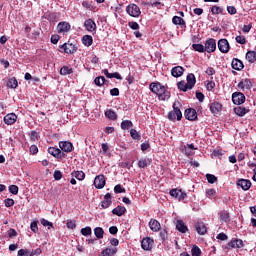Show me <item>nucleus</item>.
<instances>
[{
  "label": "nucleus",
  "instance_id": "nucleus-36",
  "mask_svg": "<svg viewBox=\"0 0 256 256\" xmlns=\"http://www.w3.org/2000/svg\"><path fill=\"white\" fill-rule=\"evenodd\" d=\"M172 23L174 25H185V20H183V18H181L179 16H174L172 18Z\"/></svg>",
  "mask_w": 256,
  "mask_h": 256
},
{
  "label": "nucleus",
  "instance_id": "nucleus-2",
  "mask_svg": "<svg viewBox=\"0 0 256 256\" xmlns=\"http://www.w3.org/2000/svg\"><path fill=\"white\" fill-rule=\"evenodd\" d=\"M179 107H181V103H179V101H175L173 103V111L168 113V119L170 121H175V119H177V121H181L183 118V114L181 113V109Z\"/></svg>",
  "mask_w": 256,
  "mask_h": 256
},
{
  "label": "nucleus",
  "instance_id": "nucleus-52",
  "mask_svg": "<svg viewBox=\"0 0 256 256\" xmlns=\"http://www.w3.org/2000/svg\"><path fill=\"white\" fill-rule=\"evenodd\" d=\"M4 203H5V207H13V205H15V200L11 198H7L4 200Z\"/></svg>",
  "mask_w": 256,
  "mask_h": 256
},
{
  "label": "nucleus",
  "instance_id": "nucleus-32",
  "mask_svg": "<svg viewBox=\"0 0 256 256\" xmlns=\"http://www.w3.org/2000/svg\"><path fill=\"white\" fill-rule=\"evenodd\" d=\"M246 59L249 63H255V61H256V52L255 51H248L246 53Z\"/></svg>",
  "mask_w": 256,
  "mask_h": 256
},
{
  "label": "nucleus",
  "instance_id": "nucleus-6",
  "mask_svg": "<svg viewBox=\"0 0 256 256\" xmlns=\"http://www.w3.org/2000/svg\"><path fill=\"white\" fill-rule=\"evenodd\" d=\"M60 49H63L64 53L73 55L77 51V46L73 43H64L60 46Z\"/></svg>",
  "mask_w": 256,
  "mask_h": 256
},
{
  "label": "nucleus",
  "instance_id": "nucleus-54",
  "mask_svg": "<svg viewBox=\"0 0 256 256\" xmlns=\"http://www.w3.org/2000/svg\"><path fill=\"white\" fill-rule=\"evenodd\" d=\"M182 153H185V155H191V153H193V150L184 145L182 146Z\"/></svg>",
  "mask_w": 256,
  "mask_h": 256
},
{
  "label": "nucleus",
  "instance_id": "nucleus-46",
  "mask_svg": "<svg viewBox=\"0 0 256 256\" xmlns=\"http://www.w3.org/2000/svg\"><path fill=\"white\" fill-rule=\"evenodd\" d=\"M18 256H31V250L20 249L18 251Z\"/></svg>",
  "mask_w": 256,
  "mask_h": 256
},
{
  "label": "nucleus",
  "instance_id": "nucleus-22",
  "mask_svg": "<svg viewBox=\"0 0 256 256\" xmlns=\"http://www.w3.org/2000/svg\"><path fill=\"white\" fill-rule=\"evenodd\" d=\"M149 227H150L151 231H154V233H157V231L161 230V223H159V221H157L155 219H151L149 221Z\"/></svg>",
  "mask_w": 256,
  "mask_h": 256
},
{
  "label": "nucleus",
  "instance_id": "nucleus-51",
  "mask_svg": "<svg viewBox=\"0 0 256 256\" xmlns=\"http://www.w3.org/2000/svg\"><path fill=\"white\" fill-rule=\"evenodd\" d=\"M66 225L68 229H75V227H77V223L75 222V220H67Z\"/></svg>",
  "mask_w": 256,
  "mask_h": 256
},
{
  "label": "nucleus",
  "instance_id": "nucleus-50",
  "mask_svg": "<svg viewBox=\"0 0 256 256\" xmlns=\"http://www.w3.org/2000/svg\"><path fill=\"white\" fill-rule=\"evenodd\" d=\"M206 178H207L208 183H215V182H217V178L213 174H207Z\"/></svg>",
  "mask_w": 256,
  "mask_h": 256
},
{
  "label": "nucleus",
  "instance_id": "nucleus-62",
  "mask_svg": "<svg viewBox=\"0 0 256 256\" xmlns=\"http://www.w3.org/2000/svg\"><path fill=\"white\" fill-rule=\"evenodd\" d=\"M227 11L230 15H235V13H237V9L235 8V6H228Z\"/></svg>",
  "mask_w": 256,
  "mask_h": 256
},
{
  "label": "nucleus",
  "instance_id": "nucleus-30",
  "mask_svg": "<svg viewBox=\"0 0 256 256\" xmlns=\"http://www.w3.org/2000/svg\"><path fill=\"white\" fill-rule=\"evenodd\" d=\"M235 113L239 117H244V115H247V113H249V110L245 107L239 106V107L235 108Z\"/></svg>",
  "mask_w": 256,
  "mask_h": 256
},
{
  "label": "nucleus",
  "instance_id": "nucleus-15",
  "mask_svg": "<svg viewBox=\"0 0 256 256\" xmlns=\"http://www.w3.org/2000/svg\"><path fill=\"white\" fill-rule=\"evenodd\" d=\"M84 26L86 31H89L90 33H93V31H95V29H97V24H95V21H93L92 19H88L84 22Z\"/></svg>",
  "mask_w": 256,
  "mask_h": 256
},
{
  "label": "nucleus",
  "instance_id": "nucleus-13",
  "mask_svg": "<svg viewBox=\"0 0 256 256\" xmlns=\"http://www.w3.org/2000/svg\"><path fill=\"white\" fill-rule=\"evenodd\" d=\"M175 225L179 233H187V231H189V228L187 227V225H185V222H183V220H176Z\"/></svg>",
  "mask_w": 256,
  "mask_h": 256
},
{
  "label": "nucleus",
  "instance_id": "nucleus-8",
  "mask_svg": "<svg viewBox=\"0 0 256 256\" xmlns=\"http://www.w3.org/2000/svg\"><path fill=\"white\" fill-rule=\"evenodd\" d=\"M59 147L64 153H71L73 151V144L69 141L59 142Z\"/></svg>",
  "mask_w": 256,
  "mask_h": 256
},
{
  "label": "nucleus",
  "instance_id": "nucleus-57",
  "mask_svg": "<svg viewBox=\"0 0 256 256\" xmlns=\"http://www.w3.org/2000/svg\"><path fill=\"white\" fill-rule=\"evenodd\" d=\"M130 135H131V138L132 139H139V133L137 132V130H135V129H131L130 130Z\"/></svg>",
  "mask_w": 256,
  "mask_h": 256
},
{
  "label": "nucleus",
  "instance_id": "nucleus-28",
  "mask_svg": "<svg viewBox=\"0 0 256 256\" xmlns=\"http://www.w3.org/2000/svg\"><path fill=\"white\" fill-rule=\"evenodd\" d=\"M117 253V248L108 247L101 252V256H113Z\"/></svg>",
  "mask_w": 256,
  "mask_h": 256
},
{
  "label": "nucleus",
  "instance_id": "nucleus-5",
  "mask_svg": "<svg viewBox=\"0 0 256 256\" xmlns=\"http://www.w3.org/2000/svg\"><path fill=\"white\" fill-rule=\"evenodd\" d=\"M232 101L234 105H243V103H245V94L241 92H234L232 94Z\"/></svg>",
  "mask_w": 256,
  "mask_h": 256
},
{
  "label": "nucleus",
  "instance_id": "nucleus-27",
  "mask_svg": "<svg viewBox=\"0 0 256 256\" xmlns=\"http://www.w3.org/2000/svg\"><path fill=\"white\" fill-rule=\"evenodd\" d=\"M244 65L243 62L237 58H234L232 60V68H234L236 71H241L243 69Z\"/></svg>",
  "mask_w": 256,
  "mask_h": 256
},
{
  "label": "nucleus",
  "instance_id": "nucleus-23",
  "mask_svg": "<svg viewBox=\"0 0 256 256\" xmlns=\"http://www.w3.org/2000/svg\"><path fill=\"white\" fill-rule=\"evenodd\" d=\"M195 229L198 235H205V233H207V226H205L203 222L196 223Z\"/></svg>",
  "mask_w": 256,
  "mask_h": 256
},
{
  "label": "nucleus",
  "instance_id": "nucleus-14",
  "mask_svg": "<svg viewBox=\"0 0 256 256\" xmlns=\"http://www.w3.org/2000/svg\"><path fill=\"white\" fill-rule=\"evenodd\" d=\"M221 109H223V105L219 102H213L210 104V111L213 113V115H218V113H221Z\"/></svg>",
  "mask_w": 256,
  "mask_h": 256
},
{
  "label": "nucleus",
  "instance_id": "nucleus-7",
  "mask_svg": "<svg viewBox=\"0 0 256 256\" xmlns=\"http://www.w3.org/2000/svg\"><path fill=\"white\" fill-rule=\"evenodd\" d=\"M218 49L221 53H229V41L227 39H220L218 41Z\"/></svg>",
  "mask_w": 256,
  "mask_h": 256
},
{
  "label": "nucleus",
  "instance_id": "nucleus-39",
  "mask_svg": "<svg viewBox=\"0 0 256 256\" xmlns=\"http://www.w3.org/2000/svg\"><path fill=\"white\" fill-rule=\"evenodd\" d=\"M192 48L194 51H198V53H205V46L203 44H193Z\"/></svg>",
  "mask_w": 256,
  "mask_h": 256
},
{
  "label": "nucleus",
  "instance_id": "nucleus-56",
  "mask_svg": "<svg viewBox=\"0 0 256 256\" xmlns=\"http://www.w3.org/2000/svg\"><path fill=\"white\" fill-rule=\"evenodd\" d=\"M236 41L240 45H245V43H247V40L244 38V36H236Z\"/></svg>",
  "mask_w": 256,
  "mask_h": 256
},
{
  "label": "nucleus",
  "instance_id": "nucleus-60",
  "mask_svg": "<svg viewBox=\"0 0 256 256\" xmlns=\"http://www.w3.org/2000/svg\"><path fill=\"white\" fill-rule=\"evenodd\" d=\"M30 153H32V155H37V153H39V148H37V145L30 146Z\"/></svg>",
  "mask_w": 256,
  "mask_h": 256
},
{
  "label": "nucleus",
  "instance_id": "nucleus-24",
  "mask_svg": "<svg viewBox=\"0 0 256 256\" xmlns=\"http://www.w3.org/2000/svg\"><path fill=\"white\" fill-rule=\"evenodd\" d=\"M253 84L249 79H244L241 82L238 83V87L242 90L245 91V89H251Z\"/></svg>",
  "mask_w": 256,
  "mask_h": 256
},
{
  "label": "nucleus",
  "instance_id": "nucleus-63",
  "mask_svg": "<svg viewBox=\"0 0 256 256\" xmlns=\"http://www.w3.org/2000/svg\"><path fill=\"white\" fill-rule=\"evenodd\" d=\"M110 95H112V97H118L119 95V88H113L110 90Z\"/></svg>",
  "mask_w": 256,
  "mask_h": 256
},
{
  "label": "nucleus",
  "instance_id": "nucleus-37",
  "mask_svg": "<svg viewBox=\"0 0 256 256\" xmlns=\"http://www.w3.org/2000/svg\"><path fill=\"white\" fill-rule=\"evenodd\" d=\"M147 165H149V159L147 158H142L138 161V167H140V169H145Z\"/></svg>",
  "mask_w": 256,
  "mask_h": 256
},
{
  "label": "nucleus",
  "instance_id": "nucleus-33",
  "mask_svg": "<svg viewBox=\"0 0 256 256\" xmlns=\"http://www.w3.org/2000/svg\"><path fill=\"white\" fill-rule=\"evenodd\" d=\"M105 117H107L111 121H115V119H117V113H115V111L111 109H108L105 111Z\"/></svg>",
  "mask_w": 256,
  "mask_h": 256
},
{
  "label": "nucleus",
  "instance_id": "nucleus-43",
  "mask_svg": "<svg viewBox=\"0 0 256 256\" xmlns=\"http://www.w3.org/2000/svg\"><path fill=\"white\" fill-rule=\"evenodd\" d=\"M192 256H201V248L198 246H193L191 249Z\"/></svg>",
  "mask_w": 256,
  "mask_h": 256
},
{
  "label": "nucleus",
  "instance_id": "nucleus-64",
  "mask_svg": "<svg viewBox=\"0 0 256 256\" xmlns=\"http://www.w3.org/2000/svg\"><path fill=\"white\" fill-rule=\"evenodd\" d=\"M30 256H35V255H41L42 251L41 248H37L36 250H31L30 251Z\"/></svg>",
  "mask_w": 256,
  "mask_h": 256
},
{
  "label": "nucleus",
  "instance_id": "nucleus-11",
  "mask_svg": "<svg viewBox=\"0 0 256 256\" xmlns=\"http://www.w3.org/2000/svg\"><path fill=\"white\" fill-rule=\"evenodd\" d=\"M94 187H96V189H103V187H105V176H96L94 179Z\"/></svg>",
  "mask_w": 256,
  "mask_h": 256
},
{
  "label": "nucleus",
  "instance_id": "nucleus-55",
  "mask_svg": "<svg viewBox=\"0 0 256 256\" xmlns=\"http://www.w3.org/2000/svg\"><path fill=\"white\" fill-rule=\"evenodd\" d=\"M30 229H31V231H33V233H37V231H39V227L37 226L36 221H34L30 224Z\"/></svg>",
  "mask_w": 256,
  "mask_h": 256
},
{
  "label": "nucleus",
  "instance_id": "nucleus-12",
  "mask_svg": "<svg viewBox=\"0 0 256 256\" xmlns=\"http://www.w3.org/2000/svg\"><path fill=\"white\" fill-rule=\"evenodd\" d=\"M153 243V239L144 238L141 242L142 249H144V251H151V249H153Z\"/></svg>",
  "mask_w": 256,
  "mask_h": 256
},
{
  "label": "nucleus",
  "instance_id": "nucleus-58",
  "mask_svg": "<svg viewBox=\"0 0 256 256\" xmlns=\"http://www.w3.org/2000/svg\"><path fill=\"white\" fill-rule=\"evenodd\" d=\"M41 224L44 227H48V229H51V227H53V223L49 222L48 220L42 219L41 220Z\"/></svg>",
  "mask_w": 256,
  "mask_h": 256
},
{
  "label": "nucleus",
  "instance_id": "nucleus-41",
  "mask_svg": "<svg viewBox=\"0 0 256 256\" xmlns=\"http://www.w3.org/2000/svg\"><path fill=\"white\" fill-rule=\"evenodd\" d=\"M94 83L98 87H101L102 85H105V78L103 76H98L95 78Z\"/></svg>",
  "mask_w": 256,
  "mask_h": 256
},
{
  "label": "nucleus",
  "instance_id": "nucleus-38",
  "mask_svg": "<svg viewBox=\"0 0 256 256\" xmlns=\"http://www.w3.org/2000/svg\"><path fill=\"white\" fill-rule=\"evenodd\" d=\"M73 73V69H70L68 66H63L60 69V75H71Z\"/></svg>",
  "mask_w": 256,
  "mask_h": 256
},
{
  "label": "nucleus",
  "instance_id": "nucleus-1",
  "mask_svg": "<svg viewBox=\"0 0 256 256\" xmlns=\"http://www.w3.org/2000/svg\"><path fill=\"white\" fill-rule=\"evenodd\" d=\"M150 90L152 93L158 95L160 101H167L171 97V93L165 89V86L161 85V83L152 82L150 84Z\"/></svg>",
  "mask_w": 256,
  "mask_h": 256
},
{
  "label": "nucleus",
  "instance_id": "nucleus-3",
  "mask_svg": "<svg viewBox=\"0 0 256 256\" xmlns=\"http://www.w3.org/2000/svg\"><path fill=\"white\" fill-rule=\"evenodd\" d=\"M126 13L130 15V17H139L141 15V8L137 6L136 4H129L126 7Z\"/></svg>",
  "mask_w": 256,
  "mask_h": 256
},
{
  "label": "nucleus",
  "instance_id": "nucleus-35",
  "mask_svg": "<svg viewBox=\"0 0 256 256\" xmlns=\"http://www.w3.org/2000/svg\"><path fill=\"white\" fill-rule=\"evenodd\" d=\"M18 85L19 82H17L16 78H10L8 80L7 87H9L10 89H17Z\"/></svg>",
  "mask_w": 256,
  "mask_h": 256
},
{
  "label": "nucleus",
  "instance_id": "nucleus-59",
  "mask_svg": "<svg viewBox=\"0 0 256 256\" xmlns=\"http://www.w3.org/2000/svg\"><path fill=\"white\" fill-rule=\"evenodd\" d=\"M112 201L111 200H103L102 201V209H108V207L111 206Z\"/></svg>",
  "mask_w": 256,
  "mask_h": 256
},
{
  "label": "nucleus",
  "instance_id": "nucleus-49",
  "mask_svg": "<svg viewBox=\"0 0 256 256\" xmlns=\"http://www.w3.org/2000/svg\"><path fill=\"white\" fill-rule=\"evenodd\" d=\"M53 177L55 181H61V179L63 178V174L61 173V171L56 170L53 174Z\"/></svg>",
  "mask_w": 256,
  "mask_h": 256
},
{
  "label": "nucleus",
  "instance_id": "nucleus-9",
  "mask_svg": "<svg viewBox=\"0 0 256 256\" xmlns=\"http://www.w3.org/2000/svg\"><path fill=\"white\" fill-rule=\"evenodd\" d=\"M184 116L188 121H195L197 119V111L193 108H188L185 110Z\"/></svg>",
  "mask_w": 256,
  "mask_h": 256
},
{
  "label": "nucleus",
  "instance_id": "nucleus-48",
  "mask_svg": "<svg viewBox=\"0 0 256 256\" xmlns=\"http://www.w3.org/2000/svg\"><path fill=\"white\" fill-rule=\"evenodd\" d=\"M220 219L221 221H224V223H227V221H229V213L220 212Z\"/></svg>",
  "mask_w": 256,
  "mask_h": 256
},
{
  "label": "nucleus",
  "instance_id": "nucleus-42",
  "mask_svg": "<svg viewBox=\"0 0 256 256\" xmlns=\"http://www.w3.org/2000/svg\"><path fill=\"white\" fill-rule=\"evenodd\" d=\"M133 127V122L130 120H125L121 123V129H131Z\"/></svg>",
  "mask_w": 256,
  "mask_h": 256
},
{
  "label": "nucleus",
  "instance_id": "nucleus-10",
  "mask_svg": "<svg viewBox=\"0 0 256 256\" xmlns=\"http://www.w3.org/2000/svg\"><path fill=\"white\" fill-rule=\"evenodd\" d=\"M171 197H175L176 199H179V201H183L185 197H187V194L185 192H182L179 189H172L170 190Z\"/></svg>",
  "mask_w": 256,
  "mask_h": 256
},
{
  "label": "nucleus",
  "instance_id": "nucleus-44",
  "mask_svg": "<svg viewBox=\"0 0 256 256\" xmlns=\"http://www.w3.org/2000/svg\"><path fill=\"white\" fill-rule=\"evenodd\" d=\"M211 12L213 15H219V13H223V8L219 6H213Z\"/></svg>",
  "mask_w": 256,
  "mask_h": 256
},
{
  "label": "nucleus",
  "instance_id": "nucleus-61",
  "mask_svg": "<svg viewBox=\"0 0 256 256\" xmlns=\"http://www.w3.org/2000/svg\"><path fill=\"white\" fill-rule=\"evenodd\" d=\"M114 191H115L116 193H125V188H122V187H121V184H118V185H116V186L114 187Z\"/></svg>",
  "mask_w": 256,
  "mask_h": 256
},
{
  "label": "nucleus",
  "instance_id": "nucleus-21",
  "mask_svg": "<svg viewBox=\"0 0 256 256\" xmlns=\"http://www.w3.org/2000/svg\"><path fill=\"white\" fill-rule=\"evenodd\" d=\"M237 185L241 187L243 191H249V189H251V181L249 180L241 179L237 182Z\"/></svg>",
  "mask_w": 256,
  "mask_h": 256
},
{
  "label": "nucleus",
  "instance_id": "nucleus-40",
  "mask_svg": "<svg viewBox=\"0 0 256 256\" xmlns=\"http://www.w3.org/2000/svg\"><path fill=\"white\" fill-rule=\"evenodd\" d=\"M177 87H178V89H180V91H184V92L189 89V86L187 85V83L185 81L178 82Z\"/></svg>",
  "mask_w": 256,
  "mask_h": 256
},
{
  "label": "nucleus",
  "instance_id": "nucleus-26",
  "mask_svg": "<svg viewBox=\"0 0 256 256\" xmlns=\"http://www.w3.org/2000/svg\"><path fill=\"white\" fill-rule=\"evenodd\" d=\"M127 209L124 206H117L112 210L113 215H117V217H122V215H125V212Z\"/></svg>",
  "mask_w": 256,
  "mask_h": 256
},
{
  "label": "nucleus",
  "instance_id": "nucleus-25",
  "mask_svg": "<svg viewBox=\"0 0 256 256\" xmlns=\"http://www.w3.org/2000/svg\"><path fill=\"white\" fill-rule=\"evenodd\" d=\"M48 153L52 155L53 157H56L57 159L61 158V149L55 148V147H49L48 148Z\"/></svg>",
  "mask_w": 256,
  "mask_h": 256
},
{
  "label": "nucleus",
  "instance_id": "nucleus-4",
  "mask_svg": "<svg viewBox=\"0 0 256 256\" xmlns=\"http://www.w3.org/2000/svg\"><path fill=\"white\" fill-rule=\"evenodd\" d=\"M217 49V42L215 39L210 38L205 42L204 50L207 53H214V51Z\"/></svg>",
  "mask_w": 256,
  "mask_h": 256
},
{
  "label": "nucleus",
  "instance_id": "nucleus-53",
  "mask_svg": "<svg viewBox=\"0 0 256 256\" xmlns=\"http://www.w3.org/2000/svg\"><path fill=\"white\" fill-rule=\"evenodd\" d=\"M128 26L130 29H133V31H137L139 29V24L137 22H129Z\"/></svg>",
  "mask_w": 256,
  "mask_h": 256
},
{
  "label": "nucleus",
  "instance_id": "nucleus-19",
  "mask_svg": "<svg viewBox=\"0 0 256 256\" xmlns=\"http://www.w3.org/2000/svg\"><path fill=\"white\" fill-rule=\"evenodd\" d=\"M185 72V69L181 66H175L171 69V75L172 77H181L183 73Z\"/></svg>",
  "mask_w": 256,
  "mask_h": 256
},
{
  "label": "nucleus",
  "instance_id": "nucleus-16",
  "mask_svg": "<svg viewBox=\"0 0 256 256\" xmlns=\"http://www.w3.org/2000/svg\"><path fill=\"white\" fill-rule=\"evenodd\" d=\"M243 247V240L234 239L228 243V249H241Z\"/></svg>",
  "mask_w": 256,
  "mask_h": 256
},
{
  "label": "nucleus",
  "instance_id": "nucleus-18",
  "mask_svg": "<svg viewBox=\"0 0 256 256\" xmlns=\"http://www.w3.org/2000/svg\"><path fill=\"white\" fill-rule=\"evenodd\" d=\"M16 121H17V115H15V113L7 114L4 117V123L6 125H13Z\"/></svg>",
  "mask_w": 256,
  "mask_h": 256
},
{
  "label": "nucleus",
  "instance_id": "nucleus-34",
  "mask_svg": "<svg viewBox=\"0 0 256 256\" xmlns=\"http://www.w3.org/2000/svg\"><path fill=\"white\" fill-rule=\"evenodd\" d=\"M94 235L97 239H103V235H105V231L101 227H96L94 229Z\"/></svg>",
  "mask_w": 256,
  "mask_h": 256
},
{
  "label": "nucleus",
  "instance_id": "nucleus-29",
  "mask_svg": "<svg viewBox=\"0 0 256 256\" xmlns=\"http://www.w3.org/2000/svg\"><path fill=\"white\" fill-rule=\"evenodd\" d=\"M82 42H83V45H85L86 47H91V45H93V36H90V35L83 36Z\"/></svg>",
  "mask_w": 256,
  "mask_h": 256
},
{
  "label": "nucleus",
  "instance_id": "nucleus-31",
  "mask_svg": "<svg viewBox=\"0 0 256 256\" xmlns=\"http://www.w3.org/2000/svg\"><path fill=\"white\" fill-rule=\"evenodd\" d=\"M71 176L77 179L78 181H83L85 179V172L83 171H74L71 173Z\"/></svg>",
  "mask_w": 256,
  "mask_h": 256
},
{
  "label": "nucleus",
  "instance_id": "nucleus-45",
  "mask_svg": "<svg viewBox=\"0 0 256 256\" xmlns=\"http://www.w3.org/2000/svg\"><path fill=\"white\" fill-rule=\"evenodd\" d=\"M9 192L12 193V195H17V193H19V187L17 185H10Z\"/></svg>",
  "mask_w": 256,
  "mask_h": 256
},
{
  "label": "nucleus",
  "instance_id": "nucleus-47",
  "mask_svg": "<svg viewBox=\"0 0 256 256\" xmlns=\"http://www.w3.org/2000/svg\"><path fill=\"white\" fill-rule=\"evenodd\" d=\"M81 234L84 235V237L91 235V227L87 226L85 228H82Z\"/></svg>",
  "mask_w": 256,
  "mask_h": 256
},
{
  "label": "nucleus",
  "instance_id": "nucleus-17",
  "mask_svg": "<svg viewBox=\"0 0 256 256\" xmlns=\"http://www.w3.org/2000/svg\"><path fill=\"white\" fill-rule=\"evenodd\" d=\"M186 84L188 85L189 89H192L193 87H195V84L197 83V79L195 78V74L190 73L187 75L186 77Z\"/></svg>",
  "mask_w": 256,
  "mask_h": 256
},
{
  "label": "nucleus",
  "instance_id": "nucleus-20",
  "mask_svg": "<svg viewBox=\"0 0 256 256\" xmlns=\"http://www.w3.org/2000/svg\"><path fill=\"white\" fill-rule=\"evenodd\" d=\"M58 33H67L71 30V25L67 22H60L57 26Z\"/></svg>",
  "mask_w": 256,
  "mask_h": 256
}]
</instances>
